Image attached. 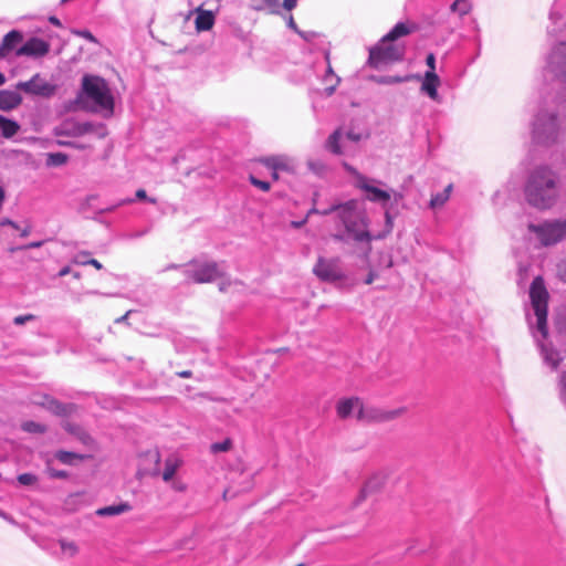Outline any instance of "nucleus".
<instances>
[{"label":"nucleus","mask_w":566,"mask_h":566,"mask_svg":"<svg viewBox=\"0 0 566 566\" xmlns=\"http://www.w3.org/2000/svg\"><path fill=\"white\" fill-rule=\"evenodd\" d=\"M332 212L337 213V218L345 229L344 234H336L334 238L339 241L353 240L356 242L370 243L373 237L368 230V219L365 212L358 209L357 200H348L344 203H334L328 208H313L310 213L327 216Z\"/></svg>","instance_id":"1"},{"label":"nucleus","mask_w":566,"mask_h":566,"mask_svg":"<svg viewBox=\"0 0 566 566\" xmlns=\"http://www.w3.org/2000/svg\"><path fill=\"white\" fill-rule=\"evenodd\" d=\"M530 298L532 308L534 311V317H528L530 327L533 331L534 337L541 347L544 361L552 368H556L560 361L559 354L553 348H549L545 344L541 343V339L537 335L539 334L543 339L547 337L548 292L542 277L537 276L532 282L530 287Z\"/></svg>","instance_id":"2"},{"label":"nucleus","mask_w":566,"mask_h":566,"mask_svg":"<svg viewBox=\"0 0 566 566\" xmlns=\"http://www.w3.org/2000/svg\"><path fill=\"white\" fill-rule=\"evenodd\" d=\"M524 196L527 203L538 210L552 208L558 197L556 174L547 166L536 167L527 178Z\"/></svg>","instance_id":"3"},{"label":"nucleus","mask_w":566,"mask_h":566,"mask_svg":"<svg viewBox=\"0 0 566 566\" xmlns=\"http://www.w3.org/2000/svg\"><path fill=\"white\" fill-rule=\"evenodd\" d=\"M75 102L85 111L104 113L105 116L114 113V97L108 83L97 75H83Z\"/></svg>","instance_id":"4"},{"label":"nucleus","mask_w":566,"mask_h":566,"mask_svg":"<svg viewBox=\"0 0 566 566\" xmlns=\"http://www.w3.org/2000/svg\"><path fill=\"white\" fill-rule=\"evenodd\" d=\"M409 33H411V28L405 22H398L376 46L369 50L368 64L379 70L387 64L401 61L406 48L398 40Z\"/></svg>","instance_id":"5"},{"label":"nucleus","mask_w":566,"mask_h":566,"mask_svg":"<svg viewBox=\"0 0 566 566\" xmlns=\"http://www.w3.org/2000/svg\"><path fill=\"white\" fill-rule=\"evenodd\" d=\"M527 239L538 247H552L566 239V219H545L527 224Z\"/></svg>","instance_id":"6"},{"label":"nucleus","mask_w":566,"mask_h":566,"mask_svg":"<svg viewBox=\"0 0 566 566\" xmlns=\"http://www.w3.org/2000/svg\"><path fill=\"white\" fill-rule=\"evenodd\" d=\"M558 123L553 114L539 113L532 124V139L538 145H551L557 140Z\"/></svg>","instance_id":"7"},{"label":"nucleus","mask_w":566,"mask_h":566,"mask_svg":"<svg viewBox=\"0 0 566 566\" xmlns=\"http://www.w3.org/2000/svg\"><path fill=\"white\" fill-rule=\"evenodd\" d=\"M222 264L214 261H191L184 270L188 280L195 283H209L223 275Z\"/></svg>","instance_id":"8"},{"label":"nucleus","mask_w":566,"mask_h":566,"mask_svg":"<svg viewBox=\"0 0 566 566\" xmlns=\"http://www.w3.org/2000/svg\"><path fill=\"white\" fill-rule=\"evenodd\" d=\"M546 72L566 84V42L552 49L547 57Z\"/></svg>","instance_id":"9"},{"label":"nucleus","mask_w":566,"mask_h":566,"mask_svg":"<svg viewBox=\"0 0 566 566\" xmlns=\"http://www.w3.org/2000/svg\"><path fill=\"white\" fill-rule=\"evenodd\" d=\"M345 168L356 177V186L366 192L367 200L381 203L382 206L390 200L391 196L388 191L371 186L368 179L353 167L345 164Z\"/></svg>","instance_id":"10"},{"label":"nucleus","mask_w":566,"mask_h":566,"mask_svg":"<svg viewBox=\"0 0 566 566\" xmlns=\"http://www.w3.org/2000/svg\"><path fill=\"white\" fill-rule=\"evenodd\" d=\"M337 415L340 418L355 416L358 420H370L375 416L370 415L363 405V401L357 397L345 398L337 402Z\"/></svg>","instance_id":"11"},{"label":"nucleus","mask_w":566,"mask_h":566,"mask_svg":"<svg viewBox=\"0 0 566 566\" xmlns=\"http://www.w3.org/2000/svg\"><path fill=\"white\" fill-rule=\"evenodd\" d=\"M313 271L318 279L325 282H336L344 279L337 263L332 260L319 258Z\"/></svg>","instance_id":"12"},{"label":"nucleus","mask_w":566,"mask_h":566,"mask_svg":"<svg viewBox=\"0 0 566 566\" xmlns=\"http://www.w3.org/2000/svg\"><path fill=\"white\" fill-rule=\"evenodd\" d=\"M17 87L28 94L39 96H51L54 93V86L35 74L27 82L18 83Z\"/></svg>","instance_id":"13"},{"label":"nucleus","mask_w":566,"mask_h":566,"mask_svg":"<svg viewBox=\"0 0 566 566\" xmlns=\"http://www.w3.org/2000/svg\"><path fill=\"white\" fill-rule=\"evenodd\" d=\"M49 51V42L33 36L15 50V56L42 57L46 55Z\"/></svg>","instance_id":"14"},{"label":"nucleus","mask_w":566,"mask_h":566,"mask_svg":"<svg viewBox=\"0 0 566 566\" xmlns=\"http://www.w3.org/2000/svg\"><path fill=\"white\" fill-rule=\"evenodd\" d=\"M440 82V77L436 72H426L422 76L420 92L427 95L430 99L440 103L441 97L438 93Z\"/></svg>","instance_id":"15"},{"label":"nucleus","mask_w":566,"mask_h":566,"mask_svg":"<svg viewBox=\"0 0 566 566\" xmlns=\"http://www.w3.org/2000/svg\"><path fill=\"white\" fill-rule=\"evenodd\" d=\"M324 59L326 62V71L325 74L322 77V82L326 85L325 86V94L327 96H331L336 91L337 86L340 83V77L336 75L333 71L332 64H331V52L328 49L324 50Z\"/></svg>","instance_id":"16"},{"label":"nucleus","mask_w":566,"mask_h":566,"mask_svg":"<svg viewBox=\"0 0 566 566\" xmlns=\"http://www.w3.org/2000/svg\"><path fill=\"white\" fill-rule=\"evenodd\" d=\"M23 40V35L18 30L8 32L0 43V59H6L11 52H15L18 44Z\"/></svg>","instance_id":"17"},{"label":"nucleus","mask_w":566,"mask_h":566,"mask_svg":"<svg viewBox=\"0 0 566 566\" xmlns=\"http://www.w3.org/2000/svg\"><path fill=\"white\" fill-rule=\"evenodd\" d=\"M75 136H83L86 134L94 133L97 137L103 138L106 136V127L101 123L81 122L73 125L72 132Z\"/></svg>","instance_id":"18"},{"label":"nucleus","mask_w":566,"mask_h":566,"mask_svg":"<svg viewBox=\"0 0 566 566\" xmlns=\"http://www.w3.org/2000/svg\"><path fill=\"white\" fill-rule=\"evenodd\" d=\"M195 27L198 32L209 31L214 25L216 17L212 11L203 10L201 7L196 9Z\"/></svg>","instance_id":"19"},{"label":"nucleus","mask_w":566,"mask_h":566,"mask_svg":"<svg viewBox=\"0 0 566 566\" xmlns=\"http://www.w3.org/2000/svg\"><path fill=\"white\" fill-rule=\"evenodd\" d=\"M22 102V97L18 92L2 90L0 91V109L11 111L18 107Z\"/></svg>","instance_id":"20"},{"label":"nucleus","mask_w":566,"mask_h":566,"mask_svg":"<svg viewBox=\"0 0 566 566\" xmlns=\"http://www.w3.org/2000/svg\"><path fill=\"white\" fill-rule=\"evenodd\" d=\"M385 482V475L382 473H375L371 475L363 486L359 495V501L364 500L369 493L378 490Z\"/></svg>","instance_id":"21"},{"label":"nucleus","mask_w":566,"mask_h":566,"mask_svg":"<svg viewBox=\"0 0 566 566\" xmlns=\"http://www.w3.org/2000/svg\"><path fill=\"white\" fill-rule=\"evenodd\" d=\"M453 190V185L449 184L441 192H437L431 196L429 201V208L432 210L439 209L443 207L447 201L450 199L451 192Z\"/></svg>","instance_id":"22"},{"label":"nucleus","mask_w":566,"mask_h":566,"mask_svg":"<svg viewBox=\"0 0 566 566\" xmlns=\"http://www.w3.org/2000/svg\"><path fill=\"white\" fill-rule=\"evenodd\" d=\"M181 467V460L175 455H170L165 461V468L163 471V480L165 482H170Z\"/></svg>","instance_id":"23"},{"label":"nucleus","mask_w":566,"mask_h":566,"mask_svg":"<svg viewBox=\"0 0 566 566\" xmlns=\"http://www.w3.org/2000/svg\"><path fill=\"white\" fill-rule=\"evenodd\" d=\"M144 458L154 463L151 469H143L139 471L143 475H158L159 474V463H160V453L158 450H149L144 453Z\"/></svg>","instance_id":"24"},{"label":"nucleus","mask_w":566,"mask_h":566,"mask_svg":"<svg viewBox=\"0 0 566 566\" xmlns=\"http://www.w3.org/2000/svg\"><path fill=\"white\" fill-rule=\"evenodd\" d=\"M0 130L4 138H12L20 130V125L18 122L0 115Z\"/></svg>","instance_id":"25"},{"label":"nucleus","mask_w":566,"mask_h":566,"mask_svg":"<svg viewBox=\"0 0 566 566\" xmlns=\"http://www.w3.org/2000/svg\"><path fill=\"white\" fill-rule=\"evenodd\" d=\"M132 506L128 503H119L115 505H108L96 510L98 516H114L130 511Z\"/></svg>","instance_id":"26"},{"label":"nucleus","mask_w":566,"mask_h":566,"mask_svg":"<svg viewBox=\"0 0 566 566\" xmlns=\"http://www.w3.org/2000/svg\"><path fill=\"white\" fill-rule=\"evenodd\" d=\"M54 458L59 460L62 464L73 465L75 461L83 460L85 455L76 452L59 450L54 453Z\"/></svg>","instance_id":"27"},{"label":"nucleus","mask_w":566,"mask_h":566,"mask_svg":"<svg viewBox=\"0 0 566 566\" xmlns=\"http://www.w3.org/2000/svg\"><path fill=\"white\" fill-rule=\"evenodd\" d=\"M340 139L342 133L337 129L326 140V148L335 155H342Z\"/></svg>","instance_id":"28"},{"label":"nucleus","mask_w":566,"mask_h":566,"mask_svg":"<svg viewBox=\"0 0 566 566\" xmlns=\"http://www.w3.org/2000/svg\"><path fill=\"white\" fill-rule=\"evenodd\" d=\"M471 9H472V4H471L470 0H455L450 6V11L452 13L458 14L460 18L468 14L471 11Z\"/></svg>","instance_id":"29"},{"label":"nucleus","mask_w":566,"mask_h":566,"mask_svg":"<svg viewBox=\"0 0 566 566\" xmlns=\"http://www.w3.org/2000/svg\"><path fill=\"white\" fill-rule=\"evenodd\" d=\"M69 157L63 153H50L46 155V166L48 167H57L66 164Z\"/></svg>","instance_id":"30"},{"label":"nucleus","mask_w":566,"mask_h":566,"mask_svg":"<svg viewBox=\"0 0 566 566\" xmlns=\"http://www.w3.org/2000/svg\"><path fill=\"white\" fill-rule=\"evenodd\" d=\"M411 76H391V75H381V76H374L373 80L378 84H397L409 81Z\"/></svg>","instance_id":"31"},{"label":"nucleus","mask_w":566,"mask_h":566,"mask_svg":"<svg viewBox=\"0 0 566 566\" xmlns=\"http://www.w3.org/2000/svg\"><path fill=\"white\" fill-rule=\"evenodd\" d=\"M232 448V440L230 438L224 439L220 442H214L210 446V451L213 454L227 452Z\"/></svg>","instance_id":"32"},{"label":"nucleus","mask_w":566,"mask_h":566,"mask_svg":"<svg viewBox=\"0 0 566 566\" xmlns=\"http://www.w3.org/2000/svg\"><path fill=\"white\" fill-rule=\"evenodd\" d=\"M262 163L271 170H281L286 168L281 157H269L263 159Z\"/></svg>","instance_id":"33"},{"label":"nucleus","mask_w":566,"mask_h":566,"mask_svg":"<svg viewBox=\"0 0 566 566\" xmlns=\"http://www.w3.org/2000/svg\"><path fill=\"white\" fill-rule=\"evenodd\" d=\"M22 428L24 431L32 432V433H41V432L45 431V427L35 421H25L22 424Z\"/></svg>","instance_id":"34"},{"label":"nucleus","mask_w":566,"mask_h":566,"mask_svg":"<svg viewBox=\"0 0 566 566\" xmlns=\"http://www.w3.org/2000/svg\"><path fill=\"white\" fill-rule=\"evenodd\" d=\"M46 472L52 479H67L69 473L64 470H56L50 465V461L46 462Z\"/></svg>","instance_id":"35"},{"label":"nucleus","mask_w":566,"mask_h":566,"mask_svg":"<svg viewBox=\"0 0 566 566\" xmlns=\"http://www.w3.org/2000/svg\"><path fill=\"white\" fill-rule=\"evenodd\" d=\"M61 549L69 557L74 556L77 553V546L73 542L61 541Z\"/></svg>","instance_id":"36"},{"label":"nucleus","mask_w":566,"mask_h":566,"mask_svg":"<svg viewBox=\"0 0 566 566\" xmlns=\"http://www.w3.org/2000/svg\"><path fill=\"white\" fill-rule=\"evenodd\" d=\"M18 481L22 485H32L38 481V479L32 473H22L18 475Z\"/></svg>","instance_id":"37"},{"label":"nucleus","mask_w":566,"mask_h":566,"mask_svg":"<svg viewBox=\"0 0 566 566\" xmlns=\"http://www.w3.org/2000/svg\"><path fill=\"white\" fill-rule=\"evenodd\" d=\"M134 202V199L132 198H125V199H122L119 200L117 203L115 205H112L109 207H106V208H103L101 210H98V213H106V212H112L114 211L116 208L120 207V206H124V205H129V203H133Z\"/></svg>","instance_id":"38"},{"label":"nucleus","mask_w":566,"mask_h":566,"mask_svg":"<svg viewBox=\"0 0 566 566\" xmlns=\"http://www.w3.org/2000/svg\"><path fill=\"white\" fill-rule=\"evenodd\" d=\"M250 182L258 187L259 189H261L262 191H269L270 188H271V185L270 182L268 181H263V180H260L258 179L256 177H254L253 175L250 176Z\"/></svg>","instance_id":"39"},{"label":"nucleus","mask_w":566,"mask_h":566,"mask_svg":"<svg viewBox=\"0 0 566 566\" xmlns=\"http://www.w3.org/2000/svg\"><path fill=\"white\" fill-rule=\"evenodd\" d=\"M298 35L308 43H314L315 39L319 36L318 33L314 31H300Z\"/></svg>","instance_id":"40"},{"label":"nucleus","mask_w":566,"mask_h":566,"mask_svg":"<svg viewBox=\"0 0 566 566\" xmlns=\"http://www.w3.org/2000/svg\"><path fill=\"white\" fill-rule=\"evenodd\" d=\"M90 252L87 251H81L78 253H76L73 259H72V263L74 264H77V265H83V263L81 261H87L90 260Z\"/></svg>","instance_id":"41"},{"label":"nucleus","mask_w":566,"mask_h":566,"mask_svg":"<svg viewBox=\"0 0 566 566\" xmlns=\"http://www.w3.org/2000/svg\"><path fill=\"white\" fill-rule=\"evenodd\" d=\"M64 428L69 432L78 436L81 439H84V437H85L84 432L78 427H76L74 424L66 423Z\"/></svg>","instance_id":"42"},{"label":"nucleus","mask_w":566,"mask_h":566,"mask_svg":"<svg viewBox=\"0 0 566 566\" xmlns=\"http://www.w3.org/2000/svg\"><path fill=\"white\" fill-rule=\"evenodd\" d=\"M32 319H34V316L32 314L19 315V316H15L13 318V323L15 325H22V324H24V323H27L29 321H32Z\"/></svg>","instance_id":"43"},{"label":"nucleus","mask_w":566,"mask_h":566,"mask_svg":"<svg viewBox=\"0 0 566 566\" xmlns=\"http://www.w3.org/2000/svg\"><path fill=\"white\" fill-rule=\"evenodd\" d=\"M426 64L428 66L427 72H436V56L433 53H429L426 57Z\"/></svg>","instance_id":"44"},{"label":"nucleus","mask_w":566,"mask_h":566,"mask_svg":"<svg viewBox=\"0 0 566 566\" xmlns=\"http://www.w3.org/2000/svg\"><path fill=\"white\" fill-rule=\"evenodd\" d=\"M557 272L560 280L566 282V258L558 264Z\"/></svg>","instance_id":"45"},{"label":"nucleus","mask_w":566,"mask_h":566,"mask_svg":"<svg viewBox=\"0 0 566 566\" xmlns=\"http://www.w3.org/2000/svg\"><path fill=\"white\" fill-rule=\"evenodd\" d=\"M559 387H560L562 399L566 403V373L562 374V376H560Z\"/></svg>","instance_id":"46"},{"label":"nucleus","mask_w":566,"mask_h":566,"mask_svg":"<svg viewBox=\"0 0 566 566\" xmlns=\"http://www.w3.org/2000/svg\"><path fill=\"white\" fill-rule=\"evenodd\" d=\"M77 35L82 36L83 39L96 43V38L88 30H81L76 32Z\"/></svg>","instance_id":"47"},{"label":"nucleus","mask_w":566,"mask_h":566,"mask_svg":"<svg viewBox=\"0 0 566 566\" xmlns=\"http://www.w3.org/2000/svg\"><path fill=\"white\" fill-rule=\"evenodd\" d=\"M136 198L139 199V200H147L150 203H156V199L155 198H148L147 193H146V191L144 189H138L136 191Z\"/></svg>","instance_id":"48"},{"label":"nucleus","mask_w":566,"mask_h":566,"mask_svg":"<svg viewBox=\"0 0 566 566\" xmlns=\"http://www.w3.org/2000/svg\"><path fill=\"white\" fill-rule=\"evenodd\" d=\"M50 408L53 409V411L56 413H63L65 411L63 405L57 401H52Z\"/></svg>","instance_id":"49"},{"label":"nucleus","mask_w":566,"mask_h":566,"mask_svg":"<svg viewBox=\"0 0 566 566\" xmlns=\"http://www.w3.org/2000/svg\"><path fill=\"white\" fill-rule=\"evenodd\" d=\"M83 263V265H92L94 266L95 269L97 270H101L103 268L102 263L98 262L96 259H90L87 261H81Z\"/></svg>","instance_id":"50"},{"label":"nucleus","mask_w":566,"mask_h":566,"mask_svg":"<svg viewBox=\"0 0 566 566\" xmlns=\"http://www.w3.org/2000/svg\"><path fill=\"white\" fill-rule=\"evenodd\" d=\"M264 3L272 9L273 13H277L279 0H263Z\"/></svg>","instance_id":"51"},{"label":"nucleus","mask_w":566,"mask_h":566,"mask_svg":"<svg viewBox=\"0 0 566 566\" xmlns=\"http://www.w3.org/2000/svg\"><path fill=\"white\" fill-rule=\"evenodd\" d=\"M171 488L177 492H184L186 490V484L181 481H174Z\"/></svg>","instance_id":"52"},{"label":"nucleus","mask_w":566,"mask_h":566,"mask_svg":"<svg viewBox=\"0 0 566 566\" xmlns=\"http://www.w3.org/2000/svg\"><path fill=\"white\" fill-rule=\"evenodd\" d=\"M297 4V0H284L283 1V7L284 9L291 11L293 10Z\"/></svg>","instance_id":"53"},{"label":"nucleus","mask_w":566,"mask_h":566,"mask_svg":"<svg viewBox=\"0 0 566 566\" xmlns=\"http://www.w3.org/2000/svg\"><path fill=\"white\" fill-rule=\"evenodd\" d=\"M287 27H289V28H291V29H292L294 32H296L297 34H298V32L301 31V30L297 28V25H296V23H295V21H294V19H293V17H292V15H290V18H289V20H287Z\"/></svg>","instance_id":"54"},{"label":"nucleus","mask_w":566,"mask_h":566,"mask_svg":"<svg viewBox=\"0 0 566 566\" xmlns=\"http://www.w3.org/2000/svg\"><path fill=\"white\" fill-rule=\"evenodd\" d=\"M70 273H72L71 268H70V266H64V268H62V269L59 271L57 275H59L60 277H63V276H65V275H67V274H70Z\"/></svg>","instance_id":"55"},{"label":"nucleus","mask_w":566,"mask_h":566,"mask_svg":"<svg viewBox=\"0 0 566 566\" xmlns=\"http://www.w3.org/2000/svg\"><path fill=\"white\" fill-rule=\"evenodd\" d=\"M376 276L377 275L375 272H369L367 277L365 279V284H371L375 281Z\"/></svg>","instance_id":"56"},{"label":"nucleus","mask_w":566,"mask_h":566,"mask_svg":"<svg viewBox=\"0 0 566 566\" xmlns=\"http://www.w3.org/2000/svg\"><path fill=\"white\" fill-rule=\"evenodd\" d=\"M177 376L180 378H190L192 376V371L191 370L179 371V373H177Z\"/></svg>","instance_id":"57"},{"label":"nucleus","mask_w":566,"mask_h":566,"mask_svg":"<svg viewBox=\"0 0 566 566\" xmlns=\"http://www.w3.org/2000/svg\"><path fill=\"white\" fill-rule=\"evenodd\" d=\"M0 226H11L13 228H18L17 223L10 219H3L1 222H0Z\"/></svg>","instance_id":"58"},{"label":"nucleus","mask_w":566,"mask_h":566,"mask_svg":"<svg viewBox=\"0 0 566 566\" xmlns=\"http://www.w3.org/2000/svg\"><path fill=\"white\" fill-rule=\"evenodd\" d=\"M49 21H50L51 24H53L55 27H61L62 25L61 21L55 15H51L49 18Z\"/></svg>","instance_id":"59"},{"label":"nucleus","mask_w":566,"mask_h":566,"mask_svg":"<svg viewBox=\"0 0 566 566\" xmlns=\"http://www.w3.org/2000/svg\"><path fill=\"white\" fill-rule=\"evenodd\" d=\"M41 245H42L41 241H34V242H30L29 244H27L25 249H35V248H40Z\"/></svg>","instance_id":"60"},{"label":"nucleus","mask_w":566,"mask_h":566,"mask_svg":"<svg viewBox=\"0 0 566 566\" xmlns=\"http://www.w3.org/2000/svg\"><path fill=\"white\" fill-rule=\"evenodd\" d=\"M129 314H130V311H127V312L125 313V315H123V316H120V317L116 318V319H115V323H123L124 321H126V319H127V317H128V315H129Z\"/></svg>","instance_id":"61"},{"label":"nucleus","mask_w":566,"mask_h":566,"mask_svg":"<svg viewBox=\"0 0 566 566\" xmlns=\"http://www.w3.org/2000/svg\"><path fill=\"white\" fill-rule=\"evenodd\" d=\"M347 138L350 140L357 142L359 139V136L349 132V133H347Z\"/></svg>","instance_id":"62"},{"label":"nucleus","mask_w":566,"mask_h":566,"mask_svg":"<svg viewBox=\"0 0 566 566\" xmlns=\"http://www.w3.org/2000/svg\"><path fill=\"white\" fill-rule=\"evenodd\" d=\"M97 199L96 195H90L86 197L85 205L90 206L93 200Z\"/></svg>","instance_id":"63"},{"label":"nucleus","mask_w":566,"mask_h":566,"mask_svg":"<svg viewBox=\"0 0 566 566\" xmlns=\"http://www.w3.org/2000/svg\"><path fill=\"white\" fill-rule=\"evenodd\" d=\"M230 285V283H226L224 281H222L219 285V290L220 291H227V286Z\"/></svg>","instance_id":"64"}]
</instances>
